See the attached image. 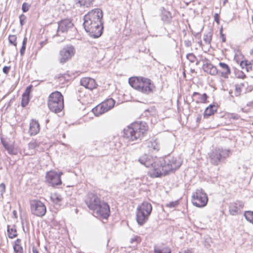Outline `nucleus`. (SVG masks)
<instances>
[{
	"label": "nucleus",
	"instance_id": "bb28decb",
	"mask_svg": "<svg viewBox=\"0 0 253 253\" xmlns=\"http://www.w3.org/2000/svg\"><path fill=\"white\" fill-rule=\"evenodd\" d=\"M229 212L232 215H237L241 213V211L238 207H229Z\"/></svg>",
	"mask_w": 253,
	"mask_h": 253
},
{
	"label": "nucleus",
	"instance_id": "e433bc0d",
	"mask_svg": "<svg viewBox=\"0 0 253 253\" xmlns=\"http://www.w3.org/2000/svg\"><path fill=\"white\" fill-rule=\"evenodd\" d=\"M186 58L191 63H194L197 60L196 56L192 53L187 54Z\"/></svg>",
	"mask_w": 253,
	"mask_h": 253
},
{
	"label": "nucleus",
	"instance_id": "6e6d98bb",
	"mask_svg": "<svg viewBox=\"0 0 253 253\" xmlns=\"http://www.w3.org/2000/svg\"><path fill=\"white\" fill-rule=\"evenodd\" d=\"M239 118H240V116L237 114H232L231 115V118H232L235 120H238L239 119Z\"/></svg>",
	"mask_w": 253,
	"mask_h": 253
},
{
	"label": "nucleus",
	"instance_id": "0e129e2a",
	"mask_svg": "<svg viewBox=\"0 0 253 253\" xmlns=\"http://www.w3.org/2000/svg\"><path fill=\"white\" fill-rule=\"evenodd\" d=\"M32 251L33 253H39L38 251L35 248V247H33L32 248Z\"/></svg>",
	"mask_w": 253,
	"mask_h": 253
},
{
	"label": "nucleus",
	"instance_id": "774afa93",
	"mask_svg": "<svg viewBox=\"0 0 253 253\" xmlns=\"http://www.w3.org/2000/svg\"><path fill=\"white\" fill-rule=\"evenodd\" d=\"M239 87H240L242 89L245 86L244 83H241L240 84H238Z\"/></svg>",
	"mask_w": 253,
	"mask_h": 253
},
{
	"label": "nucleus",
	"instance_id": "bf43d9fd",
	"mask_svg": "<svg viewBox=\"0 0 253 253\" xmlns=\"http://www.w3.org/2000/svg\"><path fill=\"white\" fill-rule=\"evenodd\" d=\"M21 241V239H17L15 241V243H14V245H20Z\"/></svg>",
	"mask_w": 253,
	"mask_h": 253
},
{
	"label": "nucleus",
	"instance_id": "c85d7f7f",
	"mask_svg": "<svg viewBox=\"0 0 253 253\" xmlns=\"http://www.w3.org/2000/svg\"><path fill=\"white\" fill-rule=\"evenodd\" d=\"M212 39V34L211 32H208L204 35V41L206 44H210Z\"/></svg>",
	"mask_w": 253,
	"mask_h": 253
},
{
	"label": "nucleus",
	"instance_id": "c9c22d12",
	"mask_svg": "<svg viewBox=\"0 0 253 253\" xmlns=\"http://www.w3.org/2000/svg\"><path fill=\"white\" fill-rule=\"evenodd\" d=\"M16 39V35H9L8 37L9 42L15 46L17 45Z\"/></svg>",
	"mask_w": 253,
	"mask_h": 253
},
{
	"label": "nucleus",
	"instance_id": "2eb2a0df",
	"mask_svg": "<svg viewBox=\"0 0 253 253\" xmlns=\"http://www.w3.org/2000/svg\"><path fill=\"white\" fill-rule=\"evenodd\" d=\"M40 130V125L38 121L35 120H32L30 123L29 133L30 135L37 134Z\"/></svg>",
	"mask_w": 253,
	"mask_h": 253
},
{
	"label": "nucleus",
	"instance_id": "1a4fd4ad",
	"mask_svg": "<svg viewBox=\"0 0 253 253\" xmlns=\"http://www.w3.org/2000/svg\"><path fill=\"white\" fill-rule=\"evenodd\" d=\"M75 48L73 46L70 45L64 47L60 52L59 62L64 64L74 55Z\"/></svg>",
	"mask_w": 253,
	"mask_h": 253
},
{
	"label": "nucleus",
	"instance_id": "72a5a7b5",
	"mask_svg": "<svg viewBox=\"0 0 253 253\" xmlns=\"http://www.w3.org/2000/svg\"><path fill=\"white\" fill-rule=\"evenodd\" d=\"M29 96L28 95H22L21 100V106L23 107L26 106L29 102Z\"/></svg>",
	"mask_w": 253,
	"mask_h": 253
},
{
	"label": "nucleus",
	"instance_id": "5fc2aeb1",
	"mask_svg": "<svg viewBox=\"0 0 253 253\" xmlns=\"http://www.w3.org/2000/svg\"><path fill=\"white\" fill-rule=\"evenodd\" d=\"M214 21L217 22V23H219V15L217 13H215L214 14Z\"/></svg>",
	"mask_w": 253,
	"mask_h": 253
},
{
	"label": "nucleus",
	"instance_id": "473e14b6",
	"mask_svg": "<svg viewBox=\"0 0 253 253\" xmlns=\"http://www.w3.org/2000/svg\"><path fill=\"white\" fill-rule=\"evenodd\" d=\"M81 5L88 7L90 5L94 0H76Z\"/></svg>",
	"mask_w": 253,
	"mask_h": 253
},
{
	"label": "nucleus",
	"instance_id": "680f3d73",
	"mask_svg": "<svg viewBox=\"0 0 253 253\" xmlns=\"http://www.w3.org/2000/svg\"><path fill=\"white\" fill-rule=\"evenodd\" d=\"M201 119H202V115H199L196 119L197 122L199 123L201 121Z\"/></svg>",
	"mask_w": 253,
	"mask_h": 253
},
{
	"label": "nucleus",
	"instance_id": "9b49d317",
	"mask_svg": "<svg viewBox=\"0 0 253 253\" xmlns=\"http://www.w3.org/2000/svg\"><path fill=\"white\" fill-rule=\"evenodd\" d=\"M192 198L194 206H206L207 204L208 199L205 193L196 192L193 194Z\"/></svg>",
	"mask_w": 253,
	"mask_h": 253
},
{
	"label": "nucleus",
	"instance_id": "ddd939ff",
	"mask_svg": "<svg viewBox=\"0 0 253 253\" xmlns=\"http://www.w3.org/2000/svg\"><path fill=\"white\" fill-rule=\"evenodd\" d=\"M86 206H102L101 201L97 195L93 193H88L84 198Z\"/></svg>",
	"mask_w": 253,
	"mask_h": 253
},
{
	"label": "nucleus",
	"instance_id": "393cba45",
	"mask_svg": "<svg viewBox=\"0 0 253 253\" xmlns=\"http://www.w3.org/2000/svg\"><path fill=\"white\" fill-rule=\"evenodd\" d=\"M147 143L150 150L158 151L159 150V145L156 141H149Z\"/></svg>",
	"mask_w": 253,
	"mask_h": 253
},
{
	"label": "nucleus",
	"instance_id": "f257e3e1",
	"mask_svg": "<svg viewBox=\"0 0 253 253\" xmlns=\"http://www.w3.org/2000/svg\"><path fill=\"white\" fill-rule=\"evenodd\" d=\"M138 161L146 167L151 168V175L155 177L166 175L169 171L178 169L181 165L176 158L170 156L154 158L151 155L144 154L139 158Z\"/></svg>",
	"mask_w": 253,
	"mask_h": 253
},
{
	"label": "nucleus",
	"instance_id": "2f4dec72",
	"mask_svg": "<svg viewBox=\"0 0 253 253\" xmlns=\"http://www.w3.org/2000/svg\"><path fill=\"white\" fill-rule=\"evenodd\" d=\"M39 146V143L35 139L32 140L28 143V148L30 149H34Z\"/></svg>",
	"mask_w": 253,
	"mask_h": 253
},
{
	"label": "nucleus",
	"instance_id": "e2e57ef3",
	"mask_svg": "<svg viewBox=\"0 0 253 253\" xmlns=\"http://www.w3.org/2000/svg\"><path fill=\"white\" fill-rule=\"evenodd\" d=\"M194 36L195 38L200 39L201 38V35L200 33H197L194 35Z\"/></svg>",
	"mask_w": 253,
	"mask_h": 253
},
{
	"label": "nucleus",
	"instance_id": "13d9d810",
	"mask_svg": "<svg viewBox=\"0 0 253 253\" xmlns=\"http://www.w3.org/2000/svg\"><path fill=\"white\" fill-rule=\"evenodd\" d=\"M179 204L178 203V201H176L175 202V203H174L173 202H171L169 204H167L166 206H176L177 205H178Z\"/></svg>",
	"mask_w": 253,
	"mask_h": 253
},
{
	"label": "nucleus",
	"instance_id": "f03ea898",
	"mask_svg": "<svg viewBox=\"0 0 253 253\" xmlns=\"http://www.w3.org/2000/svg\"><path fill=\"white\" fill-rule=\"evenodd\" d=\"M102 11L99 8L92 9L84 16L83 26L90 37L97 38L102 34Z\"/></svg>",
	"mask_w": 253,
	"mask_h": 253
},
{
	"label": "nucleus",
	"instance_id": "f3484780",
	"mask_svg": "<svg viewBox=\"0 0 253 253\" xmlns=\"http://www.w3.org/2000/svg\"><path fill=\"white\" fill-rule=\"evenodd\" d=\"M31 211L37 216L42 217L46 213V207H31Z\"/></svg>",
	"mask_w": 253,
	"mask_h": 253
},
{
	"label": "nucleus",
	"instance_id": "603ef678",
	"mask_svg": "<svg viewBox=\"0 0 253 253\" xmlns=\"http://www.w3.org/2000/svg\"><path fill=\"white\" fill-rule=\"evenodd\" d=\"M191 42L190 40H185L184 41V45L186 47H190L191 46Z\"/></svg>",
	"mask_w": 253,
	"mask_h": 253
},
{
	"label": "nucleus",
	"instance_id": "ea45409f",
	"mask_svg": "<svg viewBox=\"0 0 253 253\" xmlns=\"http://www.w3.org/2000/svg\"><path fill=\"white\" fill-rule=\"evenodd\" d=\"M250 64L248 63V61L247 60L246 61H242L240 63V66L242 67V68H244V67H246V70L247 71H249V67L248 66H249Z\"/></svg>",
	"mask_w": 253,
	"mask_h": 253
},
{
	"label": "nucleus",
	"instance_id": "09e8293b",
	"mask_svg": "<svg viewBox=\"0 0 253 253\" xmlns=\"http://www.w3.org/2000/svg\"><path fill=\"white\" fill-rule=\"evenodd\" d=\"M5 185L4 183H1L0 184V192L1 194H3L5 192Z\"/></svg>",
	"mask_w": 253,
	"mask_h": 253
},
{
	"label": "nucleus",
	"instance_id": "69168bd1",
	"mask_svg": "<svg viewBox=\"0 0 253 253\" xmlns=\"http://www.w3.org/2000/svg\"><path fill=\"white\" fill-rule=\"evenodd\" d=\"M46 41H43V42H40V44L41 45V47H42L44 45H45L46 44Z\"/></svg>",
	"mask_w": 253,
	"mask_h": 253
},
{
	"label": "nucleus",
	"instance_id": "3c124183",
	"mask_svg": "<svg viewBox=\"0 0 253 253\" xmlns=\"http://www.w3.org/2000/svg\"><path fill=\"white\" fill-rule=\"evenodd\" d=\"M25 50H26V46L22 45V47L20 50V53L21 56H22L24 55V54L25 53Z\"/></svg>",
	"mask_w": 253,
	"mask_h": 253
},
{
	"label": "nucleus",
	"instance_id": "a211bd4d",
	"mask_svg": "<svg viewBox=\"0 0 253 253\" xmlns=\"http://www.w3.org/2000/svg\"><path fill=\"white\" fill-rule=\"evenodd\" d=\"M219 65L222 69V71L220 72L221 76L224 78H227L231 74L230 68L227 64L223 62H219Z\"/></svg>",
	"mask_w": 253,
	"mask_h": 253
},
{
	"label": "nucleus",
	"instance_id": "f8f14e48",
	"mask_svg": "<svg viewBox=\"0 0 253 253\" xmlns=\"http://www.w3.org/2000/svg\"><path fill=\"white\" fill-rule=\"evenodd\" d=\"M73 23L70 19H65L61 20L58 23L57 32H67L71 29L73 28Z\"/></svg>",
	"mask_w": 253,
	"mask_h": 253
},
{
	"label": "nucleus",
	"instance_id": "c03bdc74",
	"mask_svg": "<svg viewBox=\"0 0 253 253\" xmlns=\"http://www.w3.org/2000/svg\"><path fill=\"white\" fill-rule=\"evenodd\" d=\"M30 206H44L42 202L38 200H34L31 202Z\"/></svg>",
	"mask_w": 253,
	"mask_h": 253
},
{
	"label": "nucleus",
	"instance_id": "338daca9",
	"mask_svg": "<svg viewBox=\"0 0 253 253\" xmlns=\"http://www.w3.org/2000/svg\"><path fill=\"white\" fill-rule=\"evenodd\" d=\"M13 214L15 218H17V212H16V211L14 210L13 211Z\"/></svg>",
	"mask_w": 253,
	"mask_h": 253
},
{
	"label": "nucleus",
	"instance_id": "4468645a",
	"mask_svg": "<svg viewBox=\"0 0 253 253\" xmlns=\"http://www.w3.org/2000/svg\"><path fill=\"white\" fill-rule=\"evenodd\" d=\"M80 84L81 85L90 90H92L96 88L97 86L95 81L93 79L89 77L81 79Z\"/></svg>",
	"mask_w": 253,
	"mask_h": 253
},
{
	"label": "nucleus",
	"instance_id": "0eeeda50",
	"mask_svg": "<svg viewBox=\"0 0 253 253\" xmlns=\"http://www.w3.org/2000/svg\"><path fill=\"white\" fill-rule=\"evenodd\" d=\"M228 154V151L220 148L215 149L209 154L210 162L214 165H217L226 157Z\"/></svg>",
	"mask_w": 253,
	"mask_h": 253
},
{
	"label": "nucleus",
	"instance_id": "b1692460",
	"mask_svg": "<svg viewBox=\"0 0 253 253\" xmlns=\"http://www.w3.org/2000/svg\"><path fill=\"white\" fill-rule=\"evenodd\" d=\"M8 236L10 239H13L17 237V231L14 225H8L7 226Z\"/></svg>",
	"mask_w": 253,
	"mask_h": 253
},
{
	"label": "nucleus",
	"instance_id": "de8ad7c7",
	"mask_svg": "<svg viewBox=\"0 0 253 253\" xmlns=\"http://www.w3.org/2000/svg\"><path fill=\"white\" fill-rule=\"evenodd\" d=\"M220 37L222 40V42H226V37L225 35L222 33V28L220 30Z\"/></svg>",
	"mask_w": 253,
	"mask_h": 253
},
{
	"label": "nucleus",
	"instance_id": "9d476101",
	"mask_svg": "<svg viewBox=\"0 0 253 253\" xmlns=\"http://www.w3.org/2000/svg\"><path fill=\"white\" fill-rule=\"evenodd\" d=\"M89 209L93 211V215L94 216L102 217L107 219L110 213V207H88Z\"/></svg>",
	"mask_w": 253,
	"mask_h": 253
},
{
	"label": "nucleus",
	"instance_id": "39448f33",
	"mask_svg": "<svg viewBox=\"0 0 253 253\" xmlns=\"http://www.w3.org/2000/svg\"><path fill=\"white\" fill-rule=\"evenodd\" d=\"M47 105L49 109L55 113L60 112L64 108L63 96L61 92L56 91L48 96Z\"/></svg>",
	"mask_w": 253,
	"mask_h": 253
},
{
	"label": "nucleus",
	"instance_id": "f704fd0d",
	"mask_svg": "<svg viewBox=\"0 0 253 253\" xmlns=\"http://www.w3.org/2000/svg\"><path fill=\"white\" fill-rule=\"evenodd\" d=\"M154 253H171V251L169 248H165L162 250L155 248Z\"/></svg>",
	"mask_w": 253,
	"mask_h": 253
},
{
	"label": "nucleus",
	"instance_id": "5701e85b",
	"mask_svg": "<svg viewBox=\"0 0 253 253\" xmlns=\"http://www.w3.org/2000/svg\"><path fill=\"white\" fill-rule=\"evenodd\" d=\"M92 112L94 114L95 116H99L103 113L107 112V111L105 109L102 104L100 103L92 109Z\"/></svg>",
	"mask_w": 253,
	"mask_h": 253
},
{
	"label": "nucleus",
	"instance_id": "7ed1b4c3",
	"mask_svg": "<svg viewBox=\"0 0 253 253\" xmlns=\"http://www.w3.org/2000/svg\"><path fill=\"white\" fill-rule=\"evenodd\" d=\"M148 129L145 123L135 122L124 130V137L130 141H138L143 137Z\"/></svg>",
	"mask_w": 253,
	"mask_h": 253
},
{
	"label": "nucleus",
	"instance_id": "4c0bfd02",
	"mask_svg": "<svg viewBox=\"0 0 253 253\" xmlns=\"http://www.w3.org/2000/svg\"><path fill=\"white\" fill-rule=\"evenodd\" d=\"M13 250L15 253H23V249L21 245H13Z\"/></svg>",
	"mask_w": 253,
	"mask_h": 253
},
{
	"label": "nucleus",
	"instance_id": "a19ab883",
	"mask_svg": "<svg viewBox=\"0 0 253 253\" xmlns=\"http://www.w3.org/2000/svg\"><path fill=\"white\" fill-rule=\"evenodd\" d=\"M242 92V88L238 86V85H235V94L236 96L240 95Z\"/></svg>",
	"mask_w": 253,
	"mask_h": 253
},
{
	"label": "nucleus",
	"instance_id": "864d4df0",
	"mask_svg": "<svg viewBox=\"0 0 253 253\" xmlns=\"http://www.w3.org/2000/svg\"><path fill=\"white\" fill-rule=\"evenodd\" d=\"M238 78L244 79L246 78V76L243 72L241 71L240 73L238 75Z\"/></svg>",
	"mask_w": 253,
	"mask_h": 253
},
{
	"label": "nucleus",
	"instance_id": "dca6fc26",
	"mask_svg": "<svg viewBox=\"0 0 253 253\" xmlns=\"http://www.w3.org/2000/svg\"><path fill=\"white\" fill-rule=\"evenodd\" d=\"M203 69L205 72L212 76L217 75L218 72L215 66L209 63L204 64L203 66Z\"/></svg>",
	"mask_w": 253,
	"mask_h": 253
},
{
	"label": "nucleus",
	"instance_id": "79ce46f5",
	"mask_svg": "<svg viewBox=\"0 0 253 253\" xmlns=\"http://www.w3.org/2000/svg\"><path fill=\"white\" fill-rule=\"evenodd\" d=\"M29 7H30V5L28 3H27L26 2L23 3L22 4V9L23 12H27L29 10Z\"/></svg>",
	"mask_w": 253,
	"mask_h": 253
},
{
	"label": "nucleus",
	"instance_id": "aec40b11",
	"mask_svg": "<svg viewBox=\"0 0 253 253\" xmlns=\"http://www.w3.org/2000/svg\"><path fill=\"white\" fill-rule=\"evenodd\" d=\"M101 104L107 112H108L114 107L115 101L112 98H109L102 102Z\"/></svg>",
	"mask_w": 253,
	"mask_h": 253
},
{
	"label": "nucleus",
	"instance_id": "cd10ccee",
	"mask_svg": "<svg viewBox=\"0 0 253 253\" xmlns=\"http://www.w3.org/2000/svg\"><path fill=\"white\" fill-rule=\"evenodd\" d=\"M56 77L58 78L60 82H62L63 83L65 81H68L70 79V76L68 72L65 74H58Z\"/></svg>",
	"mask_w": 253,
	"mask_h": 253
},
{
	"label": "nucleus",
	"instance_id": "37998d69",
	"mask_svg": "<svg viewBox=\"0 0 253 253\" xmlns=\"http://www.w3.org/2000/svg\"><path fill=\"white\" fill-rule=\"evenodd\" d=\"M26 18V17L23 14H22L19 16L20 23L21 26L24 25Z\"/></svg>",
	"mask_w": 253,
	"mask_h": 253
},
{
	"label": "nucleus",
	"instance_id": "58836bf2",
	"mask_svg": "<svg viewBox=\"0 0 253 253\" xmlns=\"http://www.w3.org/2000/svg\"><path fill=\"white\" fill-rule=\"evenodd\" d=\"M141 241V238L139 236H136L130 239V243L131 244L135 243L136 244H137L140 243Z\"/></svg>",
	"mask_w": 253,
	"mask_h": 253
},
{
	"label": "nucleus",
	"instance_id": "8fccbe9b",
	"mask_svg": "<svg viewBox=\"0 0 253 253\" xmlns=\"http://www.w3.org/2000/svg\"><path fill=\"white\" fill-rule=\"evenodd\" d=\"M10 68V66H4L2 69V71L4 74H7Z\"/></svg>",
	"mask_w": 253,
	"mask_h": 253
},
{
	"label": "nucleus",
	"instance_id": "6e6552de",
	"mask_svg": "<svg viewBox=\"0 0 253 253\" xmlns=\"http://www.w3.org/2000/svg\"><path fill=\"white\" fill-rule=\"evenodd\" d=\"M62 174V172H57L54 170L47 171L45 175V181L52 187L60 185L62 184L61 176Z\"/></svg>",
	"mask_w": 253,
	"mask_h": 253
},
{
	"label": "nucleus",
	"instance_id": "c756f323",
	"mask_svg": "<svg viewBox=\"0 0 253 253\" xmlns=\"http://www.w3.org/2000/svg\"><path fill=\"white\" fill-rule=\"evenodd\" d=\"M244 216L246 219L251 223L253 224V211H247L244 213Z\"/></svg>",
	"mask_w": 253,
	"mask_h": 253
},
{
	"label": "nucleus",
	"instance_id": "a18cd8bd",
	"mask_svg": "<svg viewBox=\"0 0 253 253\" xmlns=\"http://www.w3.org/2000/svg\"><path fill=\"white\" fill-rule=\"evenodd\" d=\"M32 85H30L26 87V90L24 93L23 94V95H28L29 96L30 93L31 91Z\"/></svg>",
	"mask_w": 253,
	"mask_h": 253
},
{
	"label": "nucleus",
	"instance_id": "a878e982",
	"mask_svg": "<svg viewBox=\"0 0 253 253\" xmlns=\"http://www.w3.org/2000/svg\"><path fill=\"white\" fill-rule=\"evenodd\" d=\"M51 201L56 205H61V201L62 200V198L61 196V195L57 194H52L50 197Z\"/></svg>",
	"mask_w": 253,
	"mask_h": 253
},
{
	"label": "nucleus",
	"instance_id": "412c9836",
	"mask_svg": "<svg viewBox=\"0 0 253 253\" xmlns=\"http://www.w3.org/2000/svg\"><path fill=\"white\" fill-rule=\"evenodd\" d=\"M171 14L169 11L164 9L161 14V19L166 24H169L171 21Z\"/></svg>",
	"mask_w": 253,
	"mask_h": 253
},
{
	"label": "nucleus",
	"instance_id": "6ab92c4d",
	"mask_svg": "<svg viewBox=\"0 0 253 253\" xmlns=\"http://www.w3.org/2000/svg\"><path fill=\"white\" fill-rule=\"evenodd\" d=\"M217 110V107L213 104H211L207 107L204 113V118L207 119L209 116L212 115Z\"/></svg>",
	"mask_w": 253,
	"mask_h": 253
},
{
	"label": "nucleus",
	"instance_id": "20e7f679",
	"mask_svg": "<svg viewBox=\"0 0 253 253\" xmlns=\"http://www.w3.org/2000/svg\"><path fill=\"white\" fill-rule=\"evenodd\" d=\"M130 85L136 90L146 94L153 92L154 85L150 79L143 77H131L128 80Z\"/></svg>",
	"mask_w": 253,
	"mask_h": 253
},
{
	"label": "nucleus",
	"instance_id": "052dcab7",
	"mask_svg": "<svg viewBox=\"0 0 253 253\" xmlns=\"http://www.w3.org/2000/svg\"><path fill=\"white\" fill-rule=\"evenodd\" d=\"M27 42V39L26 37H25L23 39V42H22V45L26 46Z\"/></svg>",
	"mask_w": 253,
	"mask_h": 253
},
{
	"label": "nucleus",
	"instance_id": "7c9ffc66",
	"mask_svg": "<svg viewBox=\"0 0 253 253\" xmlns=\"http://www.w3.org/2000/svg\"><path fill=\"white\" fill-rule=\"evenodd\" d=\"M8 153L12 155H16L18 154V151L17 149H16L14 146L10 145V146H7L6 149Z\"/></svg>",
	"mask_w": 253,
	"mask_h": 253
},
{
	"label": "nucleus",
	"instance_id": "4d7b16f0",
	"mask_svg": "<svg viewBox=\"0 0 253 253\" xmlns=\"http://www.w3.org/2000/svg\"><path fill=\"white\" fill-rule=\"evenodd\" d=\"M1 143L5 149H6V148H7V146L10 145L7 144V143H6L5 142H4L2 140H1Z\"/></svg>",
	"mask_w": 253,
	"mask_h": 253
},
{
	"label": "nucleus",
	"instance_id": "423d86ee",
	"mask_svg": "<svg viewBox=\"0 0 253 253\" xmlns=\"http://www.w3.org/2000/svg\"><path fill=\"white\" fill-rule=\"evenodd\" d=\"M152 207H138L136 212V221L138 224L142 226L147 222L151 213Z\"/></svg>",
	"mask_w": 253,
	"mask_h": 253
},
{
	"label": "nucleus",
	"instance_id": "4be33fe9",
	"mask_svg": "<svg viewBox=\"0 0 253 253\" xmlns=\"http://www.w3.org/2000/svg\"><path fill=\"white\" fill-rule=\"evenodd\" d=\"M199 96V97L197 98V100H196L197 103H206L207 100L208 98V96L206 93H204L202 95H201L200 93L197 92H194L193 93L192 97H194L196 96Z\"/></svg>",
	"mask_w": 253,
	"mask_h": 253
},
{
	"label": "nucleus",
	"instance_id": "49530a36",
	"mask_svg": "<svg viewBox=\"0 0 253 253\" xmlns=\"http://www.w3.org/2000/svg\"><path fill=\"white\" fill-rule=\"evenodd\" d=\"M179 253H193L192 249H182Z\"/></svg>",
	"mask_w": 253,
	"mask_h": 253
}]
</instances>
